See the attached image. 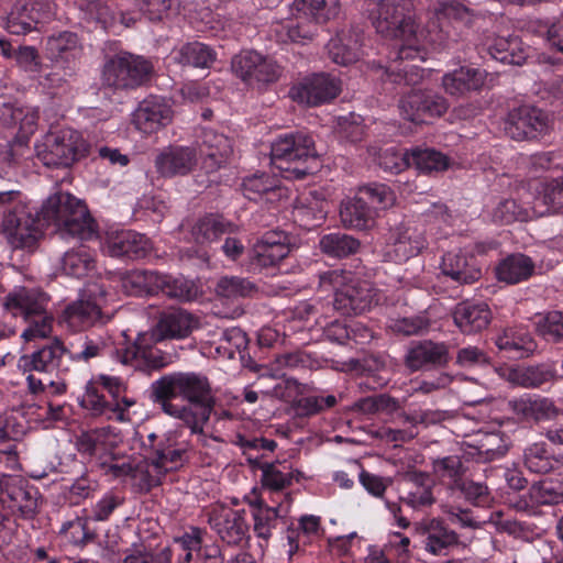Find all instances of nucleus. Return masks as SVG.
Instances as JSON below:
<instances>
[{
	"mask_svg": "<svg viewBox=\"0 0 563 563\" xmlns=\"http://www.w3.org/2000/svg\"><path fill=\"white\" fill-rule=\"evenodd\" d=\"M195 144L196 153L202 159L203 168L208 173L224 166L233 153L231 140L212 129H201Z\"/></svg>",
	"mask_w": 563,
	"mask_h": 563,
	"instance_id": "obj_17",
	"label": "nucleus"
},
{
	"mask_svg": "<svg viewBox=\"0 0 563 563\" xmlns=\"http://www.w3.org/2000/svg\"><path fill=\"white\" fill-rule=\"evenodd\" d=\"M319 247L329 257L344 258L356 254L361 242L352 235L334 232L321 236Z\"/></svg>",
	"mask_w": 563,
	"mask_h": 563,
	"instance_id": "obj_49",
	"label": "nucleus"
},
{
	"mask_svg": "<svg viewBox=\"0 0 563 563\" xmlns=\"http://www.w3.org/2000/svg\"><path fill=\"white\" fill-rule=\"evenodd\" d=\"M0 503L12 514L32 519L37 512V490L21 475L0 474Z\"/></svg>",
	"mask_w": 563,
	"mask_h": 563,
	"instance_id": "obj_12",
	"label": "nucleus"
},
{
	"mask_svg": "<svg viewBox=\"0 0 563 563\" xmlns=\"http://www.w3.org/2000/svg\"><path fill=\"white\" fill-rule=\"evenodd\" d=\"M242 189L243 195L254 201L264 199L267 202H274L285 195V188L282 187L279 179L267 174L245 178Z\"/></svg>",
	"mask_w": 563,
	"mask_h": 563,
	"instance_id": "obj_41",
	"label": "nucleus"
},
{
	"mask_svg": "<svg viewBox=\"0 0 563 563\" xmlns=\"http://www.w3.org/2000/svg\"><path fill=\"white\" fill-rule=\"evenodd\" d=\"M196 164V148L189 146L169 147L155 158L156 170L164 177L186 175L191 172Z\"/></svg>",
	"mask_w": 563,
	"mask_h": 563,
	"instance_id": "obj_30",
	"label": "nucleus"
},
{
	"mask_svg": "<svg viewBox=\"0 0 563 563\" xmlns=\"http://www.w3.org/2000/svg\"><path fill=\"white\" fill-rule=\"evenodd\" d=\"M48 303V297L35 288H19L10 292L4 300V307L14 316L30 319L44 313Z\"/></svg>",
	"mask_w": 563,
	"mask_h": 563,
	"instance_id": "obj_32",
	"label": "nucleus"
},
{
	"mask_svg": "<svg viewBox=\"0 0 563 563\" xmlns=\"http://www.w3.org/2000/svg\"><path fill=\"white\" fill-rule=\"evenodd\" d=\"M420 532L426 536L424 549L433 555L445 554L459 543V536L449 529L440 519L432 518L421 522Z\"/></svg>",
	"mask_w": 563,
	"mask_h": 563,
	"instance_id": "obj_38",
	"label": "nucleus"
},
{
	"mask_svg": "<svg viewBox=\"0 0 563 563\" xmlns=\"http://www.w3.org/2000/svg\"><path fill=\"white\" fill-rule=\"evenodd\" d=\"M231 227V223L225 221L222 217L209 214L195 223L191 234L196 243L206 245L229 232Z\"/></svg>",
	"mask_w": 563,
	"mask_h": 563,
	"instance_id": "obj_52",
	"label": "nucleus"
},
{
	"mask_svg": "<svg viewBox=\"0 0 563 563\" xmlns=\"http://www.w3.org/2000/svg\"><path fill=\"white\" fill-rule=\"evenodd\" d=\"M316 157L312 136L301 131L282 134L271 146V164L284 173L285 178H303L310 173L306 163Z\"/></svg>",
	"mask_w": 563,
	"mask_h": 563,
	"instance_id": "obj_6",
	"label": "nucleus"
},
{
	"mask_svg": "<svg viewBox=\"0 0 563 563\" xmlns=\"http://www.w3.org/2000/svg\"><path fill=\"white\" fill-rule=\"evenodd\" d=\"M545 214L539 206L529 203L519 205L515 199H504L492 211V220L499 224H510L515 221H529L534 217Z\"/></svg>",
	"mask_w": 563,
	"mask_h": 563,
	"instance_id": "obj_44",
	"label": "nucleus"
},
{
	"mask_svg": "<svg viewBox=\"0 0 563 563\" xmlns=\"http://www.w3.org/2000/svg\"><path fill=\"white\" fill-rule=\"evenodd\" d=\"M432 472L448 489L454 492L456 484L464 477L465 468L459 456L450 455L433 460Z\"/></svg>",
	"mask_w": 563,
	"mask_h": 563,
	"instance_id": "obj_53",
	"label": "nucleus"
},
{
	"mask_svg": "<svg viewBox=\"0 0 563 563\" xmlns=\"http://www.w3.org/2000/svg\"><path fill=\"white\" fill-rule=\"evenodd\" d=\"M290 252L289 238L282 230L265 232L251 251V264L258 268L277 266Z\"/></svg>",
	"mask_w": 563,
	"mask_h": 563,
	"instance_id": "obj_21",
	"label": "nucleus"
},
{
	"mask_svg": "<svg viewBox=\"0 0 563 563\" xmlns=\"http://www.w3.org/2000/svg\"><path fill=\"white\" fill-rule=\"evenodd\" d=\"M60 264L66 275L80 278L95 268V257L87 247L81 245L65 252Z\"/></svg>",
	"mask_w": 563,
	"mask_h": 563,
	"instance_id": "obj_51",
	"label": "nucleus"
},
{
	"mask_svg": "<svg viewBox=\"0 0 563 563\" xmlns=\"http://www.w3.org/2000/svg\"><path fill=\"white\" fill-rule=\"evenodd\" d=\"M262 472V488L272 493H279L289 487L294 481H299L301 472L292 470L280 463L258 464Z\"/></svg>",
	"mask_w": 563,
	"mask_h": 563,
	"instance_id": "obj_45",
	"label": "nucleus"
},
{
	"mask_svg": "<svg viewBox=\"0 0 563 563\" xmlns=\"http://www.w3.org/2000/svg\"><path fill=\"white\" fill-rule=\"evenodd\" d=\"M464 499L477 507H485L492 501V495L486 484L463 477L454 487Z\"/></svg>",
	"mask_w": 563,
	"mask_h": 563,
	"instance_id": "obj_64",
	"label": "nucleus"
},
{
	"mask_svg": "<svg viewBox=\"0 0 563 563\" xmlns=\"http://www.w3.org/2000/svg\"><path fill=\"white\" fill-rule=\"evenodd\" d=\"M280 505L274 508H262L261 510H253V530L258 539L266 542L272 538L274 530L277 528L280 518Z\"/></svg>",
	"mask_w": 563,
	"mask_h": 563,
	"instance_id": "obj_59",
	"label": "nucleus"
},
{
	"mask_svg": "<svg viewBox=\"0 0 563 563\" xmlns=\"http://www.w3.org/2000/svg\"><path fill=\"white\" fill-rule=\"evenodd\" d=\"M405 481L410 488L401 501L412 509L429 507L434 504L435 498L432 493V481L427 473L411 471L406 473Z\"/></svg>",
	"mask_w": 563,
	"mask_h": 563,
	"instance_id": "obj_43",
	"label": "nucleus"
},
{
	"mask_svg": "<svg viewBox=\"0 0 563 563\" xmlns=\"http://www.w3.org/2000/svg\"><path fill=\"white\" fill-rule=\"evenodd\" d=\"M152 397L162 410L179 419L187 426L198 441L207 444L203 431L216 404L209 378L198 372H177L167 374L152 383Z\"/></svg>",
	"mask_w": 563,
	"mask_h": 563,
	"instance_id": "obj_2",
	"label": "nucleus"
},
{
	"mask_svg": "<svg viewBox=\"0 0 563 563\" xmlns=\"http://www.w3.org/2000/svg\"><path fill=\"white\" fill-rule=\"evenodd\" d=\"M104 295L106 291L101 285L88 284L78 299L64 309L60 321L73 331L84 330L103 321Z\"/></svg>",
	"mask_w": 563,
	"mask_h": 563,
	"instance_id": "obj_11",
	"label": "nucleus"
},
{
	"mask_svg": "<svg viewBox=\"0 0 563 563\" xmlns=\"http://www.w3.org/2000/svg\"><path fill=\"white\" fill-rule=\"evenodd\" d=\"M42 225H53L62 238L91 241L98 238V225L86 203L69 192L57 191L36 212Z\"/></svg>",
	"mask_w": 563,
	"mask_h": 563,
	"instance_id": "obj_4",
	"label": "nucleus"
},
{
	"mask_svg": "<svg viewBox=\"0 0 563 563\" xmlns=\"http://www.w3.org/2000/svg\"><path fill=\"white\" fill-rule=\"evenodd\" d=\"M470 10L456 0H441L430 11V18L424 30L420 31L424 46H443L452 38L454 23H468Z\"/></svg>",
	"mask_w": 563,
	"mask_h": 563,
	"instance_id": "obj_10",
	"label": "nucleus"
},
{
	"mask_svg": "<svg viewBox=\"0 0 563 563\" xmlns=\"http://www.w3.org/2000/svg\"><path fill=\"white\" fill-rule=\"evenodd\" d=\"M455 325L465 334L483 331L492 320V311L487 303L462 301L453 310Z\"/></svg>",
	"mask_w": 563,
	"mask_h": 563,
	"instance_id": "obj_33",
	"label": "nucleus"
},
{
	"mask_svg": "<svg viewBox=\"0 0 563 563\" xmlns=\"http://www.w3.org/2000/svg\"><path fill=\"white\" fill-rule=\"evenodd\" d=\"M375 218L376 212L361 195L341 202L340 219L346 229L367 230L374 225Z\"/></svg>",
	"mask_w": 563,
	"mask_h": 563,
	"instance_id": "obj_39",
	"label": "nucleus"
},
{
	"mask_svg": "<svg viewBox=\"0 0 563 563\" xmlns=\"http://www.w3.org/2000/svg\"><path fill=\"white\" fill-rule=\"evenodd\" d=\"M209 523L220 539L229 545H240L247 538L249 525L245 510L214 509L210 514Z\"/></svg>",
	"mask_w": 563,
	"mask_h": 563,
	"instance_id": "obj_23",
	"label": "nucleus"
},
{
	"mask_svg": "<svg viewBox=\"0 0 563 563\" xmlns=\"http://www.w3.org/2000/svg\"><path fill=\"white\" fill-rule=\"evenodd\" d=\"M479 52H486L492 58L509 65H521L526 60V52L517 36H496L484 33L478 43Z\"/></svg>",
	"mask_w": 563,
	"mask_h": 563,
	"instance_id": "obj_27",
	"label": "nucleus"
},
{
	"mask_svg": "<svg viewBox=\"0 0 563 563\" xmlns=\"http://www.w3.org/2000/svg\"><path fill=\"white\" fill-rule=\"evenodd\" d=\"M20 191H0V206L13 203L12 210L4 214L2 221L3 232L8 242L14 249H31L35 245L41 230L42 222L27 211L26 206L20 201Z\"/></svg>",
	"mask_w": 563,
	"mask_h": 563,
	"instance_id": "obj_7",
	"label": "nucleus"
},
{
	"mask_svg": "<svg viewBox=\"0 0 563 563\" xmlns=\"http://www.w3.org/2000/svg\"><path fill=\"white\" fill-rule=\"evenodd\" d=\"M340 92L341 81L329 74L320 73L294 86L289 95L294 101L316 107L335 99Z\"/></svg>",
	"mask_w": 563,
	"mask_h": 563,
	"instance_id": "obj_15",
	"label": "nucleus"
},
{
	"mask_svg": "<svg viewBox=\"0 0 563 563\" xmlns=\"http://www.w3.org/2000/svg\"><path fill=\"white\" fill-rule=\"evenodd\" d=\"M158 292L164 296L181 301H191L198 295L196 285L184 277H173L159 273Z\"/></svg>",
	"mask_w": 563,
	"mask_h": 563,
	"instance_id": "obj_54",
	"label": "nucleus"
},
{
	"mask_svg": "<svg viewBox=\"0 0 563 563\" xmlns=\"http://www.w3.org/2000/svg\"><path fill=\"white\" fill-rule=\"evenodd\" d=\"M232 69L250 86L274 82L282 74L280 66L273 58L255 51H243L234 56Z\"/></svg>",
	"mask_w": 563,
	"mask_h": 563,
	"instance_id": "obj_14",
	"label": "nucleus"
},
{
	"mask_svg": "<svg viewBox=\"0 0 563 563\" xmlns=\"http://www.w3.org/2000/svg\"><path fill=\"white\" fill-rule=\"evenodd\" d=\"M388 254L396 262H404L420 253L426 247L423 232L409 223H401L390 232Z\"/></svg>",
	"mask_w": 563,
	"mask_h": 563,
	"instance_id": "obj_28",
	"label": "nucleus"
},
{
	"mask_svg": "<svg viewBox=\"0 0 563 563\" xmlns=\"http://www.w3.org/2000/svg\"><path fill=\"white\" fill-rule=\"evenodd\" d=\"M107 347L106 342L100 338L84 336L67 347V355L71 361L87 363L92 358L102 356Z\"/></svg>",
	"mask_w": 563,
	"mask_h": 563,
	"instance_id": "obj_57",
	"label": "nucleus"
},
{
	"mask_svg": "<svg viewBox=\"0 0 563 563\" xmlns=\"http://www.w3.org/2000/svg\"><path fill=\"white\" fill-rule=\"evenodd\" d=\"M560 377L554 364L517 368L509 374L511 383L525 388H538L545 383L558 380Z\"/></svg>",
	"mask_w": 563,
	"mask_h": 563,
	"instance_id": "obj_46",
	"label": "nucleus"
},
{
	"mask_svg": "<svg viewBox=\"0 0 563 563\" xmlns=\"http://www.w3.org/2000/svg\"><path fill=\"white\" fill-rule=\"evenodd\" d=\"M555 464L556 461L552 457L544 442L533 443L525 450V465L533 473H549Z\"/></svg>",
	"mask_w": 563,
	"mask_h": 563,
	"instance_id": "obj_56",
	"label": "nucleus"
},
{
	"mask_svg": "<svg viewBox=\"0 0 563 563\" xmlns=\"http://www.w3.org/2000/svg\"><path fill=\"white\" fill-rule=\"evenodd\" d=\"M366 10L372 24L385 37L401 38L404 43L397 48L393 62L386 67L387 78L395 84L415 86L423 77V69L417 65L400 67L398 62L424 60L427 49L423 36L415 29L413 2L411 0L368 1Z\"/></svg>",
	"mask_w": 563,
	"mask_h": 563,
	"instance_id": "obj_1",
	"label": "nucleus"
},
{
	"mask_svg": "<svg viewBox=\"0 0 563 563\" xmlns=\"http://www.w3.org/2000/svg\"><path fill=\"white\" fill-rule=\"evenodd\" d=\"M279 26L280 29L277 32L280 34L283 42L305 43L311 41L317 33V26L312 21L292 15L291 19Z\"/></svg>",
	"mask_w": 563,
	"mask_h": 563,
	"instance_id": "obj_55",
	"label": "nucleus"
},
{
	"mask_svg": "<svg viewBox=\"0 0 563 563\" xmlns=\"http://www.w3.org/2000/svg\"><path fill=\"white\" fill-rule=\"evenodd\" d=\"M360 195L364 197L367 205L376 212L391 207L396 197L394 191L385 184H369L360 188Z\"/></svg>",
	"mask_w": 563,
	"mask_h": 563,
	"instance_id": "obj_61",
	"label": "nucleus"
},
{
	"mask_svg": "<svg viewBox=\"0 0 563 563\" xmlns=\"http://www.w3.org/2000/svg\"><path fill=\"white\" fill-rule=\"evenodd\" d=\"M289 14L318 23L335 19L340 13V2L336 0H292L288 4Z\"/></svg>",
	"mask_w": 563,
	"mask_h": 563,
	"instance_id": "obj_37",
	"label": "nucleus"
},
{
	"mask_svg": "<svg viewBox=\"0 0 563 563\" xmlns=\"http://www.w3.org/2000/svg\"><path fill=\"white\" fill-rule=\"evenodd\" d=\"M548 114L533 106L523 104L510 110L505 119V133L516 141L534 140L548 133Z\"/></svg>",
	"mask_w": 563,
	"mask_h": 563,
	"instance_id": "obj_13",
	"label": "nucleus"
},
{
	"mask_svg": "<svg viewBox=\"0 0 563 563\" xmlns=\"http://www.w3.org/2000/svg\"><path fill=\"white\" fill-rule=\"evenodd\" d=\"M448 108L446 99L432 91L412 90L399 102L400 114L415 123L441 117Z\"/></svg>",
	"mask_w": 563,
	"mask_h": 563,
	"instance_id": "obj_16",
	"label": "nucleus"
},
{
	"mask_svg": "<svg viewBox=\"0 0 563 563\" xmlns=\"http://www.w3.org/2000/svg\"><path fill=\"white\" fill-rule=\"evenodd\" d=\"M45 54L55 64L77 68V60L82 55V45L77 34L64 31L47 37Z\"/></svg>",
	"mask_w": 563,
	"mask_h": 563,
	"instance_id": "obj_29",
	"label": "nucleus"
},
{
	"mask_svg": "<svg viewBox=\"0 0 563 563\" xmlns=\"http://www.w3.org/2000/svg\"><path fill=\"white\" fill-rule=\"evenodd\" d=\"M536 331L547 341H563V312L550 311L539 316L536 321Z\"/></svg>",
	"mask_w": 563,
	"mask_h": 563,
	"instance_id": "obj_63",
	"label": "nucleus"
},
{
	"mask_svg": "<svg viewBox=\"0 0 563 563\" xmlns=\"http://www.w3.org/2000/svg\"><path fill=\"white\" fill-rule=\"evenodd\" d=\"M134 404V400H121V405L112 404L101 393L98 382L92 379L86 384L85 391L79 399L81 408L89 411L91 416L106 417L109 420L114 419L120 422L130 420L129 409Z\"/></svg>",
	"mask_w": 563,
	"mask_h": 563,
	"instance_id": "obj_20",
	"label": "nucleus"
},
{
	"mask_svg": "<svg viewBox=\"0 0 563 563\" xmlns=\"http://www.w3.org/2000/svg\"><path fill=\"white\" fill-rule=\"evenodd\" d=\"M496 345L509 357L522 358L529 356L537 347L536 342L523 327L506 328L497 338Z\"/></svg>",
	"mask_w": 563,
	"mask_h": 563,
	"instance_id": "obj_40",
	"label": "nucleus"
},
{
	"mask_svg": "<svg viewBox=\"0 0 563 563\" xmlns=\"http://www.w3.org/2000/svg\"><path fill=\"white\" fill-rule=\"evenodd\" d=\"M380 164L393 173H398L406 166H413L420 172L431 173L445 170L449 167V158L432 148H415L400 156L394 155L390 163L385 161Z\"/></svg>",
	"mask_w": 563,
	"mask_h": 563,
	"instance_id": "obj_25",
	"label": "nucleus"
},
{
	"mask_svg": "<svg viewBox=\"0 0 563 563\" xmlns=\"http://www.w3.org/2000/svg\"><path fill=\"white\" fill-rule=\"evenodd\" d=\"M362 42L360 33L349 30L341 31L327 44L329 58L341 66L356 63L362 55Z\"/></svg>",
	"mask_w": 563,
	"mask_h": 563,
	"instance_id": "obj_35",
	"label": "nucleus"
},
{
	"mask_svg": "<svg viewBox=\"0 0 563 563\" xmlns=\"http://www.w3.org/2000/svg\"><path fill=\"white\" fill-rule=\"evenodd\" d=\"M38 111L20 107L0 98V123L7 128H18L20 139H27L37 126Z\"/></svg>",
	"mask_w": 563,
	"mask_h": 563,
	"instance_id": "obj_34",
	"label": "nucleus"
},
{
	"mask_svg": "<svg viewBox=\"0 0 563 563\" xmlns=\"http://www.w3.org/2000/svg\"><path fill=\"white\" fill-rule=\"evenodd\" d=\"M442 275L459 285H471L482 277L476 257L462 251H450L442 256Z\"/></svg>",
	"mask_w": 563,
	"mask_h": 563,
	"instance_id": "obj_26",
	"label": "nucleus"
},
{
	"mask_svg": "<svg viewBox=\"0 0 563 563\" xmlns=\"http://www.w3.org/2000/svg\"><path fill=\"white\" fill-rule=\"evenodd\" d=\"M173 117L174 111L167 99L150 96L134 110L132 122L142 133L152 134L167 126Z\"/></svg>",
	"mask_w": 563,
	"mask_h": 563,
	"instance_id": "obj_18",
	"label": "nucleus"
},
{
	"mask_svg": "<svg viewBox=\"0 0 563 563\" xmlns=\"http://www.w3.org/2000/svg\"><path fill=\"white\" fill-rule=\"evenodd\" d=\"M487 73L479 68L462 66L442 77V86L446 93L453 97H466L473 91H479L486 80Z\"/></svg>",
	"mask_w": 563,
	"mask_h": 563,
	"instance_id": "obj_31",
	"label": "nucleus"
},
{
	"mask_svg": "<svg viewBox=\"0 0 563 563\" xmlns=\"http://www.w3.org/2000/svg\"><path fill=\"white\" fill-rule=\"evenodd\" d=\"M174 59L181 65L207 68L216 60L214 51L200 42L187 43L174 51Z\"/></svg>",
	"mask_w": 563,
	"mask_h": 563,
	"instance_id": "obj_50",
	"label": "nucleus"
},
{
	"mask_svg": "<svg viewBox=\"0 0 563 563\" xmlns=\"http://www.w3.org/2000/svg\"><path fill=\"white\" fill-rule=\"evenodd\" d=\"M37 158L46 166L69 167L88 152L82 135L73 129L47 133L35 144Z\"/></svg>",
	"mask_w": 563,
	"mask_h": 563,
	"instance_id": "obj_8",
	"label": "nucleus"
},
{
	"mask_svg": "<svg viewBox=\"0 0 563 563\" xmlns=\"http://www.w3.org/2000/svg\"><path fill=\"white\" fill-rule=\"evenodd\" d=\"M190 451L191 445L188 442H174L169 435L164 434V438L158 440L157 446H155V456L152 459L156 466L166 474L169 470L188 461Z\"/></svg>",
	"mask_w": 563,
	"mask_h": 563,
	"instance_id": "obj_42",
	"label": "nucleus"
},
{
	"mask_svg": "<svg viewBox=\"0 0 563 563\" xmlns=\"http://www.w3.org/2000/svg\"><path fill=\"white\" fill-rule=\"evenodd\" d=\"M319 288L334 291L333 307L344 316H357L383 302V294L368 280L344 269L319 274Z\"/></svg>",
	"mask_w": 563,
	"mask_h": 563,
	"instance_id": "obj_5",
	"label": "nucleus"
},
{
	"mask_svg": "<svg viewBox=\"0 0 563 563\" xmlns=\"http://www.w3.org/2000/svg\"><path fill=\"white\" fill-rule=\"evenodd\" d=\"M100 468L106 475L111 476L114 479H123L125 477H132L134 465L132 464L131 457L120 452H110L104 457H101L99 462Z\"/></svg>",
	"mask_w": 563,
	"mask_h": 563,
	"instance_id": "obj_62",
	"label": "nucleus"
},
{
	"mask_svg": "<svg viewBox=\"0 0 563 563\" xmlns=\"http://www.w3.org/2000/svg\"><path fill=\"white\" fill-rule=\"evenodd\" d=\"M52 15L46 0H16L7 16V30L12 34H25Z\"/></svg>",
	"mask_w": 563,
	"mask_h": 563,
	"instance_id": "obj_19",
	"label": "nucleus"
},
{
	"mask_svg": "<svg viewBox=\"0 0 563 563\" xmlns=\"http://www.w3.org/2000/svg\"><path fill=\"white\" fill-rule=\"evenodd\" d=\"M534 271L532 260L523 254H512L496 268L497 277L507 284H518L528 279Z\"/></svg>",
	"mask_w": 563,
	"mask_h": 563,
	"instance_id": "obj_48",
	"label": "nucleus"
},
{
	"mask_svg": "<svg viewBox=\"0 0 563 563\" xmlns=\"http://www.w3.org/2000/svg\"><path fill=\"white\" fill-rule=\"evenodd\" d=\"M450 361L449 346L444 342L422 340L411 343L405 364L411 372L423 368L444 367Z\"/></svg>",
	"mask_w": 563,
	"mask_h": 563,
	"instance_id": "obj_24",
	"label": "nucleus"
},
{
	"mask_svg": "<svg viewBox=\"0 0 563 563\" xmlns=\"http://www.w3.org/2000/svg\"><path fill=\"white\" fill-rule=\"evenodd\" d=\"M196 328L198 320L190 312L180 308L165 310L159 314L153 333H140L133 344L118 350L119 361L145 374L159 371L168 365L169 357L153 344L165 339H185Z\"/></svg>",
	"mask_w": 563,
	"mask_h": 563,
	"instance_id": "obj_3",
	"label": "nucleus"
},
{
	"mask_svg": "<svg viewBox=\"0 0 563 563\" xmlns=\"http://www.w3.org/2000/svg\"><path fill=\"white\" fill-rule=\"evenodd\" d=\"M254 290L255 286L252 282L239 276H223L216 286L217 295L227 299L247 297Z\"/></svg>",
	"mask_w": 563,
	"mask_h": 563,
	"instance_id": "obj_60",
	"label": "nucleus"
},
{
	"mask_svg": "<svg viewBox=\"0 0 563 563\" xmlns=\"http://www.w3.org/2000/svg\"><path fill=\"white\" fill-rule=\"evenodd\" d=\"M152 68V64L141 56L120 53L104 63L102 84L117 90L134 89L150 78Z\"/></svg>",
	"mask_w": 563,
	"mask_h": 563,
	"instance_id": "obj_9",
	"label": "nucleus"
},
{
	"mask_svg": "<svg viewBox=\"0 0 563 563\" xmlns=\"http://www.w3.org/2000/svg\"><path fill=\"white\" fill-rule=\"evenodd\" d=\"M107 249L111 256L140 260L151 252L152 244L150 240L141 233L123 231L108 241Z\"/></svg>",
	"mask_w": 563,
	"mask_h": 563,
	"instance_id": "obj_36",
	"label": "nucleus"
},
{
	"mask_svg": "<svg viewBox=\"0 0 563 563\" xmlns=\"http://www.w3.org/2000/svg\"><path fill=\"white\" fill-rule=\"evenodd\" d=\"M534 205L541 210H545V214L550 211H559L563 208V176L552 179L542 185L534 199Z\"/></svg>",
	"mask_w": 563,
	"mask_h": 563,
	"instance_id": "obj_58",
	"label": "nucleus"
},
{
	"mask_svg": "<svg viewBox=\"0 0 563 563\" xmlns=\"http://www.w3.org/2000/svg\"><path fill=\"white\" fill-rule=\"evenodd\" d=\"M65 355L67 347L60 340L54 339L36 351L22 355L18 361V367L23 374L37 372L47 375L54 371H63L62 360Z\"/></svg>",
	"mask_w": 563,
	"mask_h": 563,
	"instance_id": "obj_22",
	"label": "nucleus"
},
{
	"mask_svg": "<svg viewBox=\"0 0 563 563\" xmlns=\"http://www.w3.org/2000/svg\"><path fill=\"white\" fill-rule=\"evenodd\" d=\"M159 273L154 271L134 269L126 272L122 278V288L130 296H147L158 294Z\"/></svg>",
	"mask_w": 563,
	"mask_h": 563,
	"instance_id": "obj_47",
	"label": "nucleus"
}]
</instances>
